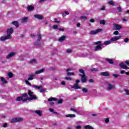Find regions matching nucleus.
<instances>
[{
    "mask_svg": "<svg viewBox=\"0 0 129 129\" xmlns=\"http://www.w3.org/2000/svg\"><path fill=\"white\" fill-rule=\"evenodd\" d=\"M28 95L30 96V98H27L26 99H23L24 97H28V94H27V93H24L23 94L22 96L18 97L16 98V101H21V100H22L23 102H25L26 101H27V100H33V99H37V97H36V96L34 95V93L31 91V90L28 91Z\"/></svg>",
    "mask_w": 129,
    "mask_h": 129,
    "instance_id": "obj_1",
    "label": "nucleus"
},
{
    "mask_svg": "<svg viewBox=\"0 0 129 129\" xmlns=\"http://www.w3.org/2000/svg\"><path fill=\"white\" fill-rule=\"evenodd\" d=\"M7 34L6 36H2L0 37V41L2 42L6 41V40H9L12 39V34L14 33V29L13 28H10L7 29Z\"/></svg>",
    "mask_w": 129,
    "mask_h": 129,
    "instance_id": "obj_2",
    "label": "nucleus"
},
{
    "mask_svg": "<svg viewBox=\"0 0 129 129\" xmlns=\"http://www.w3.org/2000/svg\"><path fill=\"white\" fill-rule=\"evenodd\" d=\"M79 71V72H80V73L82 74H79V76H81V79L82 82H83V83H86V82H87V77H86V76L85 75L84 70L82 69H80Z\"/></svg>",
    "mask_w": 129,
    "mask_h": 129,
    "instance_id": "obj_3",
    "label": "nucleus"
},
{
    "mask_svg": "<svg viewBox=\"0 0 129 129\" xmlns=\"http://www.w3.org/2000/svg\"><path fill=\"white\" fill-rule=\"evenodd\" d=\"M23 121V118L21 117H17L13 118L10 121V123H14L15 122H22Z\"/></svg>",
    "mask_w": 129,
    "mask_h": 129,
    "instance_id": "obj_4",
    "label": "nucleus"
},
{
    "mask_svg": "<svg viewBox=\"0 0 129 129\" xmlns=\"http://www.w3.org/2000/svg\"><path fill=\"white\" fill-rule=\"evenodd\" d=\"M17 55V52L16 51H12L10 52L8 55L6 56V58L7 60H10V59H11V58H13V57H15Z\"/></svg>",
    "mask_w": 129,
    "mask_h": 129,
    "instance_id": "obj_5",
    "label": "nucleus"
},
{
    "mask_svg": "<svg viewBox=\"0 0 129 129\" xmlns=\"http://www.w3.org/2000/svg\"><path fill=\"white\" fill-rule=\"evenodd\" d=\"M107 91H110V90H112V89H114L115 86L114 85L111 84L110 83H107Z\"/></svg>",
    "mask_w": 129,
    "mask_h": 129,
    "instance_id": "obj_6",
    "label": "nucleus"
},
{
    "mask_svg": "<svg viewBox=\"0 0 129 129\" xmlns=\"http://www.w3.org/2000/svg\"><path fill=\"white\" fill-rule=\"evenodd\" d=\"M102 31L101 29H98L96 30L90 31L89 34L90 35H96V34H98V33H100Z\"/></svg>",
    "mask_w": 129,
    "mask_h": 129,
    "instance_id": "obj_7",
    "label": "nucleus"
},
{
    "mask_svg": "<svg viewBox=\"0 0 129 129\" xmlns=\"http://www.w3.org/2000/svg\"><path fill=\"white\" fill-rule=\"evenodd\" d=\"M0 79H1V85H2V86H4V85H6V84H8V81H7V80H6L5 78L1 77Z\"/></svg>",
    "mask_w": 129,
    "mask_h": 129,
    "instance_id": "obj_8",
    "label": "nucleus"
},
{
    "mask_svg": "<svg viewBox=\"0 0 129 129\" xmlns=\"http://www.w3.org/2000/svg\"><path fill=\"white\" fill-rule=\"evenodd\" d=\"M57 99H56V98L54 97H51L48 99L47 101L50 102V105H52V106H53L54 105V102L53 101H56Z\"/></svg>",
    "mask_w": 129,
    "mask_h": 129,
    "instance_id": "obj_9",
    "label": "nucleus"
},
{
    "mask_svg": "<svg viewBox=\"0 0 129 129\" xmlns=\"http://www.w3.org/2000/svg\"><path fill=\"white\" fill-rule=\"evenodd\" d=\"M34 17L37 20H44V16L41 14L34 15Z\"/></svg>",
    "mask_w": 129,
    "mask_h": 129,
    "instance_id": "obj_10",
    "label": "nucleus"
},
{
    "mask_svg": "<svg viewBox=\"0 0 129 129\" xmlns=\"http://www.w3.org/2000/svg\"><path fill=\"white\" fill-rule=\"evenodd\" d=\"M113 27L114 30H120V29H121V26L115 23L113 24Z\"/></svg>",
    "mask_w": 129,
    "mask_h": 129,
    "instance_id": "obj_11",
    "label": "nucleus"
},
{
    "mask_svg": "<svg viewBox=\"0 0 129 129\" xmlns=\"http://www.w3.org/2000/svg\"><path fill=\"white\" fill-rule=\"evenodd\" d=\"M34 113H36L38 115V116H43V111L38 110L33 111Z\"/></svg>",
    "mask_w": 129,
    "mask_h": 129,
    "instance_id": "obj_12",
    "label": "nucleus"
},
{
    "mask_svg": "<svg viewBox=\"0 0 129 129\" xmlns=\"http://www.w3.org/2000/svg\"><path fill=\"white\" fill-rule=\"evenodd\" d=\"M121 37H122L121 36H115V37L111 38L110 41H111V42H114L115 41H117V40H119V39H120L121 38Z\"/></svg>",
    "mask_w": 129,
    "mask_h": 129,
    "instance_id": "obj_13",
    "label": "nucleus"
},
{
    "mask_svg": "<svg viewBox=\"0 0 129 129\" xmlns=\"http://www.w3.org/2000/svg\"><path fill=\"white\" fill-rule=\"evenodd\" d=\"M100 75L102 76H104L105 77H108L110 75L108 72H103L100 73Z\"/></svg>",
    "mask_w": 129,
    "mask_h": 129,
    "instance_id": "obj_14",
    "label": "nucleus"
},
{
    "mask_svg": "<svg viewBox=\"0 0 129 129\" xmlns=\"http://www.w3.org/2000/svg\"><path fill=\"white\" fill-rule=\"evenodd\" d=\"M119 66L122 69L126 70L128 68V67L123 62H121L119 63Z\"/></svg>",
    "mask_w": 129,
    "mask_h": 129,
    "instance_id": "obj_15",
    "label": "nucleus"
},
{
    "mask_svg": "<svg viewBox=\"0 0 129 129\" xmlns=\"http://www.w3.org/2000/svg\"><path fill=\"white\" fill-rule=\"evenodd\" d=\"M102 47H101V45H97L94 47V50L96 52L97 51H99V50H102Z\"/></svg>",
    "mask_w": 129,
    "mask_h": 129,
    "instance_id": "obj_16",
    "label": "nucleus"
},
{
    "mask_svg": "<svg viewBox=\"0 0 129 129\" xmlns=\"http://www.w3.org/2000/svg\"><path fill=\"white\" fill-rule=\"evenodd\" d=\"M32 87L33 88H35V89H37L38 90H40V89H42L43 88V86L40 85V86H37L36 85H33L32 86Z\"/></svg>",
    "mask_w": 129,
    "mask_h": 129,
    "instance_id": "obj_17",
    "label": "nucleus"
},
{
    "mask_svg": "<svg viewBox=\"0 0 129 129\" xmlns=\"http://www.w3.org/2000/svg\"><path fill=\"white\" fill-rule=\"evenodd\" d=\"M72 88H74V89H80L81 88L79 86V85L77 83L74 84V85L71 86Z\"/></svg>",
    "mask_w": 129,
    "mask_h": 129,
    "instance_id": "obj_18",
    "label": "nucleus"
},
{
    "mask_svg": "<svg viewBox=\"0 0 129 129\" xmlns=\"http://www.w3.org/2000/svg\"><path fill=\"white\" fill-rule=\"evenodd\" d=\"M105 60L106 62H108V63H109V64H112L114 63V61H113V59H109V58H105Z\"/></svg>",
    "mask_w": 129,
    "mask_h": 129,
    "instance_id": "obj_19",
    "label": "nucleus"
},
{
    "mask_svg": "<svg viewBox=\"0 0 129 129\" xmlns=\"http://www.w3.org/2000/svg\"><path fill=\"white\" fill-rule=\"evenodd\" d=\"M64 40H66V36L65 35H62L60 37L58 38V41L59 42H63Z\"/></svg>",
    "mask_w": 129,
    "mask_h": 129,
    "instance_id": "obj_20",
    "label": "nucleus"
},
{
    "mask_svg": "<svg viewBox=\"0 0 129 129\" xmlns=\"http://www.w3.org/2000/svg\"><path fill=\"white\" fill-rule=\"evenodd\" d=\"M35 10V7L32 6H28L27 7V11L28 12H33Z\"/></svg>",
    "mask_w": 129,
    "mask_h": 129,
    "instance_id": "obj_21",
    "label": "nucleus"
},
{
    "mask_svg": "<svg viewBox=\"0 0 129 129\" xmlns=\"http://www.w3.org/2000/svg\"><path fill=\"white\" fill-rule=\"evenodd\" d=\"M45 71V69H41L38 71H37L35 72V74L38 75V74H41V73H43Z\"/></svg>",
    "mask_w": 129,
    "mask_h": 129,
    "instance_id": "obj_22",
    "label": "nucleus"
},
{
    "mask_svg": "<svg viewBox=\"0 0 129 129\" xmlns=\"http://www.w3.org/2000/svg\"><path fill=\"white\" fill-rule=\"evenodd\" d=\"M110 44H111V40L105 41L104 42L103 44H101V46H103V45H106L107 46V45H110Z\"/></svg>",
    "mask_w": 129,
    "mask_h": 129,
    "instance_id": "obj_23",
    "label": "nucleus"
},
{
    "mask_svg": "<svg viewBox=\"0 0 129 129\" xmlns=\"http://www.w3.org/2000/svg\"><path fill=\"white\" fill-rule=\"evenodd\" d=\"M29 77L28 78V80L30 81L31 80H33L35 76V75H29Z\"/></svg>",
    "mask_w": 129,
    "mask_h": 129,
    "instance_id": "obj_24",
    "label": "nucleus"
},
{
    "mask_svg": "<svg viewBox=\"0 0 129 129\" xmlns=\"http://www.w3.org/2000/svg\"><path fill=\"white\" fill-rule=\"evenodd\" d=\"M66 117H70V118H72L73 117H76V115H75V114H67L66 115Z\"/></svg>",
    "mask_w": 129,
    "mask_h": 129,
    "instance_id": "obj_25",
    "label": "nucleus"
},
{
    "mask_svg": "<svg viewBox=\"0 0 129 129\" xmlns=\"http://www.w3.org/2000/svg\"><path fill=\"white\" fill-rule=\"evenodd\" d=\"M28 21V17H23L21 19L22 23H26Z\"/></svg>",
    "mask_w": 129,
    "mask_h": 129,
    "instance_id": "obj_26",
    "label": "nucleus"
},
{
    "mask_svg": "<svg viewBox=\"0 0 129 129\" xmlns=\"http://www.w3.org/2000/svg\"><path fill=\"white\" fill-rule=\"evenodd\" d=\"M37 37V41H41V40H42V35L41 34V33H38Z\"/></svg>",
    "mask_w": 129,
    "mask_h": 129,
    "instance_id": "obj_27",
    "label": "nucleus"
},
{
    "mask_svg": "<svg viewBox=\"0 0 129 129\" xmlns=\"http://www.w3.org/2000/svg\"><path fill=\"white\" fill-rule=\"evenodd\" d=\"M13 25L15 27H19V22L18 21H14L12 22Z\"/></svg>",
    "mask_w": 129,
    "mask_h": 129,
    "instance_id": "obj_28",
    "label": "nucleus"
},
{
    "mask_svg": "<svg viewBox=\"0 0 129 129\" xmlns=\"http://www.w3.org/2000/svg\"><path fill=\"white\" fill-rule=\"evenodd\" d=\"M34 63H37V59H32L30 61V64H34Z\"/></svg>",
    "mask_w": 129,
    "mask_h": 129,
    "instance_id": "obj_29",
    "label": "nucleus"
},
{
    "mask_svg": "<svg viewBox=\"0 0 129 129\" xmlns=\"http://www.w3.org/2000/svg\"><path fill=\"white\" fill-rule=\"evenodd\" d=\"M82 90L84 93H87L88 92V89L87 88H83Z\"/></svg>",
    "mask_w": 129,
    "mask_h": 129,
    "instance_id": "obj_30",
    "label": "nucleus"
},
{
    "mask_svg": "<svg viewBox=\"0 0 129 129\" xmlns=\"http://www.w3.org/2000/svg\"><path fill=\"white\" fill-rule=\"evenodd\" d=\"M100 24L101 25H103V26H105V21L104 20H101L100 21Z\"/></svg>",
    "mask_w": 129,
    "mask_h": 129,
    "instance_id": "obj_31",
    "label": "nucleus"
},
{
    "mask_svg": "<svg viewBox=\"0 0 129 129\" xmlns=\"http://www.w3.org/2000/svg\"><path fill=\"white\" fill-rule=\"evenodd\" d=\"M66 52L68 54H70V53H72V52H73V49H67Z\"/></svg>",
    "mask_w": 129,
    "mask_h": 129,
    "instance_id": "obj_32",
    "label": "nucleus"
},
{
    "mask_svg": "<svg viewBox=\"0 0 129 129\" xmlns=\"http://www.w3.org/2000/svg\"><path fill=\"white\" fill-rule=\"evenodd\" d=\"M70 110L72 111H74V112H76V113H78V111L76 109H75L74 108H71Z\"/></svg>",
    "mask_w": 129,
    "mask_h": 129,
    "instance_id": "obj_33",
    "label": "nucleus"
},
{
    "mask_svg": "<svg viewBox=\"0 0 129 129\" xmlns=\"http://www.w3.org/2000/svg\"><path fill=\"white\" fill-rule=\"evenodd\" d=\"M108 4H109V5H111V6H114V2H113V1L112 0L109 1Z\"/></svg>",
    "mask_w": 129,
    "mask_h": 129,
    "instance_id": "obj_34",
    "label": "nucleus"
},
{
    "mask_svg": "<svg viewBox=\"0 0 129 129\" xmlns=\"http://www.w3.org/2000/svg\"><path fill=\"white\" fill-rule=\"evenodd\" d=\"M25 83L27 84V85H28L29 86H31L32 87V84L30 83V82H29L28 80H26L25 81Z\"/></svg>",
    "mask_w": 129,
    "mask_h": 129,
    "instance_id": "obj_35",
    "label": "nucleus"
},
{
    "mask_svg": "<svg viewBox=\"0 0 129 129\" xmlns=\"http://www.w3.org/2000/svg\"><path fill=\"white\" fill-rule=\"evenodd\" d=\"M64 79L65 80H67L68 81H71V80H72V78L67 77H64Z\"/></svg>",
    "mask_w": 129,
    "mask_h": 129,
    "instance_id": "obj_36",
    "label": "nucleus"
},
{
    "mask_svg": "<svg viewBox=\"0 0 129 129\" xmlns=\"http://www.w3.org/2000/svg\"><path fill=\"white\" fill-rule=\"evenodd\" d=\"M117 10L119 13H121V12H122V9H121V7H117Z\"/></svg>",
    "mask_w": 129,
    "mask_h": 129,
    "instance_id": "obj_37",
    "label": "nucleus"
},
{
    "mask_svg": "<svg viewBox=\"0 0 129 129\" xmlns=\"http://www.w3.org/2000/svg\"><path fill=\"white\" fill-rule=\"evenodd\" d=\"M124 91L125 92V94H126V95H129V90L124 89Z\"/></svg>",
    "mask_w": 129,
    "mask_h": 129,
    "instance_id": "obj_38",
    "label": "nucleus"
},
{
    "mask_svg": "<svg viewBox=\"0 0 129 129\" xmlns=\"http://www.w3.org/2000/svg\"><path fill=\"white\" fill-rule=\"evenodd\" d=\"M80 19H81V20H84V21H86L87 18L85 16H81Z\"/></svg>",
    "mask_w": 129,
    "mask_h": 129,
    "instance_id": "obj_39",
    "label": "nucleus"
},
{
    "mask_svg": "<svg viewBox=\"0 0 129 129\" xmlns=\"http://www.w3.org/2000/svg\"><path fill=\"white\" fill-rule=\"evenodd\" d=\"M112 76H113V77H114V78H116L117 77H119L120 75H117V74H113Z\"/></svg>",
    "mask_w": 129,
    "mask_h": 129,
    "instance_id": "obj_40",
    "label": "nucleus"
},
{
    "mask_svg": "<svg viewBox=\"0 0 129 129\" xmlns=\"http://www.w3.org/2000/svg\"><path fill=\"white\" fill-rule=\"evenodd\" d=\"M74 73H70V72H68L67 73V76H71V75H74Z\"/></svg>",
    "mask_w": 129,
    "mask_h": 129,
    "instance_id": "obj_41",
    "label": "nucleus"
},
{
    "mask_svg": "<svg viewBox=\"0 0 129 129\" xmlns=\"http://www.w3.org/2000/svg\"><path fill=\"white\" fill-rule=\"evenodd\" d=\"M8 76H9V78H13V73H9L8 74Z\"/></svg>",
    "mask_w": 129,
    "mask_h": 129,
    "instance_id": "obj_42",
    "label": "nucleus"
},
{
    "mask_svg": "<svg viewBox=\"0 0 129 129\" xmlns=\"http://www.w3.org/2000/svg\"><path fill=\"white\" fill-rule=\"evenodd\" d=\"M52 28L53 29V30H57V29H59L58 28V25H53Z\"/></svg>",
    "mask_w": 129,
    "mask_h": 129,
    "instance_id": "obj_43",
    "label": "nucleus"
},
{
    "mask_svg": "<svg viewBox=\"0 0 129 129\" xmlns=\"http://www.w3.org/2000/svg\"><path fill=\"white\" fill-rule=\"evenodd\" d=\"M94 44H95V45H99V44H101V41H99L95 42L94 43Z\"/></svg>",
    "mask_w": 129,
    "mask_h": 129,
    "instance_id": "obj_44",
    "label": "nucleus"
},
{
    "mask_svg": "<svg viewBox=\"0 0 129 129\" xmlns=\"http://www.w3.org/2000/svg\"><path fill=\"white\" fill-rule=\"evenodd\" d=\"M47 0H39L38 3L39 4H42V3H45Z\"/></svg>",
    "mask_w": 129,
    "mask_h": 129,
    "instance_id": "obj_45",
    "label": "nucleus"
},
{
    "mask_svg": "<svg viewBox=\"0 0 129 129\" xmlns=\"http://www.w3.org/2000/svg\"><path fill=\"white\" fill-rule=\"evenodd\" d=\"M7 62H8V60H7V59H5L4 60H2L1 61L2 64H6V63H7Z\"/></svg>",
    "mask_w": 129,
    "mask_h": 129,
    "instance_id": "obj_46",
    "label": "nucleus"
},
{
    "mask_svg": "<svg viewBox=\"0 0 129 129\" xmlns=\"http://www.w3.org/2000/svg\"><path fill=\"white\" fill-rule=\"evenodd\" d=\"M62 102H63V100L62 99L58 100V104H61V103H62Z\"/></svg>",
    "mask_w": 129,
    "mask_h": 129,
    "instance_id": "obj_47",
    "label": "nucleus"
},
{
    "mask_svg": "<svg viewBox=\"0 0 129 129\" xmlns=\"http://www.w3.org/2000/svg\"><path fill=\"white\" fill-rule=\"evenodd\" d=\"M76 129H81V128H82V126H81L80 125H77L76 126Z\"/></svg>",
    "mask_w": 129,
    "mask_h": 129,
    "instance_id": "obj_48",
    "label": "nucleus"
},
{
    "mask_svg": "<svg viewBox=\"0 0 129 129\" xmlns=\"http://www.w3.org/2000/svg\"><path fill=\"white\" fill-rule=\"evenodd\" d=\"M118 34H119V32H118L117 31H115L113 32L114 35H118Z\"/></svg>",
    "mask_w": 129,
    "mask_h": 129,
    "instance_id": "obj_49",
    "label": "nucleus"
},
{
    "mask_svg": "<svg viewBox=\"0 0 129 129\" xmlns=\"http://www.w3.org/2000/svg\"><path fill=\"white\" fill-rule=\"evenodd\" d=\"M124 42L125 43H127V42H128V38H125L124 40Z\"/></svg>",
    "mask_w": 129,
    "mask_h": 129,
    "instance_id": "obj_50",
    "label": "nucleus"
},
{
    "mask_svg": "<svg viewBox=\"0 0 129 129\" xmlns=\"http://www.w3.org/2000/svg\"><path fill=\"white\" fill-rule=\"evenodd\" d=\"M105 10V7L102 6V8L100 9V11H104Z\"/></svg>",
    "mask_w": 129,
    "mask_h": 129,
    "instance_id": "obj_51",
    "label": "nucleus"
},
{
    "mask_svg": "<svg viewBox=\"0 0 129 129\" xmlns=\"http://www.w3.org/2000/svg\"><path fill=\"white\" fill-rule=\"evenodd\" d=\"M59 31H60V32H64L65 31V29L64 28H58Z\"/></svg>",
    "mask_w": 129,
    "mask_h": 129,
    "instance_id": "obj_52",
    "label": "nucleus"
},
{
    "mask_svg": "<svg viewBox=\"0 0 129 129\" xmlns=\"http://www.w3.org/2000/svg\"><path fill=\"white\" fill-rule=\"evenodd\" d=\"M49 111L50 112H52V113L54 112V109H52V108H49Z\"/></svg>",
    "mask_w": 129,
    "mask_h": 129,
    "instance_id": "obj_53",
    "label": "nucleus"
},
{
    "mask_svg": "<svg viewBox=\"0 0 129 129\" xmlns=\"http://www.w3.org/2000/svg\"><path fill=\"white\" fill-rule=\"evenodd\" d=\"M45 90L43 88L40 89V93H42V92H43V91H45Z\"/></svg>",
    "mask_w": 129,
    "mask_h": 129,
    "instance_id": "obj_54",
    "label": "nucleus"
},
{
    "mask_svg": "<svg viewBox=\"0 0 129 129\" xmlns=\"http://www.w3.org/2000/svg\"><path fill=\"white\" fill-rule=\"evenodd\" d=\"M61 85H66V82L65 81H62L61 83Z\"/></svg>",
    "mask_w": 129,
    "mask_h": 129,
    "instance_id": "obj_55",
    "label": "nucleus"
},
{
    "mask_svg": "<svg viewBox=\"0 0 129 129\" xmlns=\"http://www.w3.org/2000/svg\"><path fill=\"white\" fill-rule=\"evenodd\" d=\"M125 63V64H126V65H127V66H129V60H126Z\"/></svg>",
    "mask_w": 129,
    "mask_h": 129,
    "instance_id": "obj_56",
    "label": "nucleus"
},
{
    "mask_svg": "<svg viewBox=\"0 0 129 129\" xmlns=\"http://www.w3.org/2000/svg\"><path fill=\"white\" fill-rule=\"evenodd\" d=\"M89 82H90L91 83H93V82H94V81H93L92 79H89Z\"/></svg>",
    "mask_w": 129,
    "mask_h": 129,
    "instance_id": "obj_57",
    "label": "nucleus"
},
{
    "mask_svg": "<svg viewBox=\"0 0 129 129\" xmlns=\"http://www.w3.org/2000/svg\"><path fill=\"white\" fill-rule=\"evenodd\" d=\"M8 125L7 123H5L3 124V127H7V126Z\"/></svg>",
    "mask_w": 129,
    "mask_h": 129,
    "instance_id": "obj_58",
    "label": "nucleus"
},
{
    "mask_svg": "<svg viewBox=\"0 0 129 129\" xmlns=\"http://www.w3.org/2000/svg\"><path fill=\"white\" fill-rule=\"evenodd\" d=\"M57 53H58V52L57 51H55V52H54V51L52 52V53L53 54V55H55L56 54H57Z\"/></svg>",
    "mask_w": 129,
    "mask_h": 129,
    "instance_id": "obj_59",
    "label": "nucleus"
},
{
    "mask_svg": "<svg viewBox=\"0 0 129 129\" xmlns=\"http://www.w3.org/2000/svg\"><path fill=\"white\" fill-rule=\"evenodd\" d=\"M105 121L107 123L109 121V119L108 118H106L105 120Z\"/></svg>",
    "mask_w": 129,
    "mask_h": 129,
    "instance_id": "obj_60",
    "label": "nucleus"
},
{
    "mask_svg": "<svg viewBox=\"0 0 129 129\" xmlns=\"http://www.w3.org/2000/svg\"><path fill=\"white\" fill-rule=\"evenodd\" d=\"M72 70L71 69H67V72H69V71H71Z\"/></svg>",
    "mask_w": 129,
    "mask_h": 129,
    "instance_id": "obj_61",
    "label": "nucleus"
},
{
    "mask_svg": "<svg viewBox=\"0 0 129 129\" xmlns=\"http://www.w3.org/2000/svg\"><path fill=\"white\" fill-rule=\"evenodd\" d=\"M64 14H66V15H67L68 16V15H69V12L67 11H64Z\"/></svg>",
    "mask_w": 129,
    "mask_h": 129,
    "instance_id": "obj_62",
    "label": "nucleus"
},
{
    "mask_svg": "<svg viewBox=\"0 0 129 129\" xmlns=\"http://www.w3.org/2000/svg\"><path fill=\"white\" fill-rule=\"evenodd\" d=\"M90 22H91V23H94L95 20H94V19H91Z\"/></svg>",
    "mask_w": 129,
    "mask_h": 129,
    "instance_id": "obj_63",
    "label": "nucleus"
},
{
    "mask_svg": "<svg viewBox=\"0 0 129 129\" xmlns=\"http://www.w3.org/2000/svg\"><path fill=\"white\" fill-rule=\"evenodd\" d=\"M52 113H53V114H59V113L57 112H55L53 111V112H52Z\"/></svg>",
    "mask_w": 129,
    "mask_h": 129,
    "instance_id": "obj_64",
    "label": "nucleus"
}]
</instances>
